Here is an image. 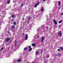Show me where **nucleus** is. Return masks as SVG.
Returning <instances> with one entry per match:
<instances>
[{
  "mask_svg": "<svg viewBox=\"0 0 63 63\" xmlns=\"http://www.w3.org/2000/svg\"><path fill=\"white\" fill-rule=\"evenodd\" d=\"M31 46H29V48H31Z\"/></svg>",
  "mask_w": 63,
  "mask_h": 63,
  "instance_id": "obj_26",
  "label": "nucleus"
},
{
  "mask_svg": "<svg viewBox=\"0 0 63 63\" xmlns=\"http://www.w3.org/2000/svg\"><path fill=\"white\" fill-rule=\"evenodd\" d=\"M61 25H59V26L58 27H61Z\"/></svg>",
  "mask_w": 63,
  "mask_h": 63,
  "instance_id": "obj_23",
  "label": "nucleus"
},
{
  "mask_svg": "<svg viewBox=\"0 0 63 63\" xmlns=\"http://www.w3.org/2000/svg\"><path fill=\"white\" fill-rule=\"evenodd\" d=\"M58 34L59 35V36H61L62 35V32L61 31H59L58 33Z\"/></svg>",
  "mask_w": 63,
  "mask_h": 63,
  "instance_id": "obj_1",
  "label": "nucleus"
},
{
  "mask_svg": "<svg viewBox=\"0 0 63 63\" xmlns=\"http://www.w3.org/2000/svg\"><path fill=\"white\" fill-rule=\"evenodd\" d=\"M62 15H63V13H62L61 14V16H62Z\"/></svg>",
  "mask_w": 63,
  "mask_h": 63,
  "instance_id": "obj_28",
  "label": "nucleus"
},
{
  "mask_svg": "<svg viewBox=\"0 0 63 63\" xmlns=\"http://www.w3.org/2000/svg\"><path fill=\"white\" fill-rule=\"evenodd\" d=\"M23 20H24V18H23Z\"/></svg>",
  "mask_w": 63,
  "mask_h": 63,
  "instance_id": "obj_34",
  "label": "nucleus"
},
{
  "mask_svg": "<svg viewBox=\"0 0 63 63\" xmlns=\"http://www.w3.org/2000/svg\"><path fill=\"white\" fill-rule=\"evenodd\" d=\"M14 25H16V22H14Z\"/></svg>",
  "mask_w": 63,
  "mask_h": 63,
  "instance_id": "obj_18",
  "label": "nucleus"
},
{
  "mask_svg": "<svg viewBox=\"0 0 63 63\" xmlns=\"http://www.w3.org/2000/svg\"><path fill=\"white\" fill-rule=\"evenodd\" d=\"M27 49V47H26L24 48V50H26V49Z\"/></svg>",
  "mask_w": 63,
  "mask_h": 63,
  "instance_id": "obj_14",
  "label": "nucleus"
},
{
  "mask_svg": "<svg viewBox=\"0 0 63 63\" xmlns=\"http://www.w3.org/2000/svg\"><path fill=\"white\" fill-rule=\"evenodd\" d=\"M43 1H46V0H43Z\"/></svg>",
  "mask_w": 63,
  "mask_h": 63,
  "instance_id": "obj_31",
  "label": "nucleus"
},
{
  "mask_svg": "<svg viewBox=\"0 0 63 63\" xmlns=\"http://www.w3.org/2000/svg\"><path fill=\"white\" fill-rule=\"evenodd\" d=\"M30 19H31V17L30 16L29 17V19H28V20H30Z\"/></svg>",
  "mask_w": 63,
  "mask_h": 63,
  "instance_id": "obj_20",
  "label": "nucleus"
},
{
  "mask_svg": "<svg viewBox=\"0 0 63 63\" xmlns=\"http://www.w3.org/2000/svg\"><path fill=\"white\" fill-rule=\"evenodd\" d=\"M40 3V2H38L34 6V7L36 8L37 6V5H39V4Z\"/></svg>",
  "mask_w": 63,
  "mask_h": 63,
  "instance_id": "obj_5",
  "label": "nucleus"
},
{
  "mask_svg": "<svg viewBox=\"0 0 63 63\" xmlns=\"http://www.w3.org/2000/svg\"><path fill=\"white\" fill-rule=\"evenodd\" d=\"M42 52H43L42 51V52H41V53H42Z\"/></svg>",
  "mask_w": 63,
  "mask_h": 63,
  "instance_id": "obj_35",
  "label": "nucleus"
},
{
  "mask_svg": "<svg viewBox=\"0 0 63 63\" xmlns=\"http://www.w3.org/2000/svg\"><path fill=\"white\" fill-rule=\"evenodd\" d=\"M10 1H11V0H9L7 2L8 4H10Z\"/></svg>",
  "mask_w": 63,
  "mask_h": 63,
  "instance_id": "obj_12",
  "label": "nucleus"
},
{
  "mask_svg": "<svg viewBox=\"0 0 63 63\" xmlns=\"http://www.w3.org/2000/svg\"><path fill=\"white\" fill-rule=\"evenodd\" d=\"M36 46V44H35L34 43H33L32 44V46L33 47H35V46Z\"/></svg>",
  "mask_w": 63,
  "mask_h": 63,
  "instance_id": "obj_7",
  "label": "nucleus"
},
{
  "mask_svg": "<svg viewBox=\"0 0 63 63\" xmlns=\"http://www.w3.org/2000/svg\"><path fill=\"white\" fill-rule=\"evenodd\" d=\"M45 39V38H44V37L43 36L41 38V42L42 43H43V42H44V40Z\"/></svg>",
  "mask_w": 63,
  "mask_h": 63,
  "instance_id": "obj_2",
  "label": "nucleus"
},
{
  "mask_svg": "<svg viewBox=\"0 0 63 63\" xmlns=\"http://www.w3.org/2000/svg\"><path fill=\"white\" fill-rule=\"evenodd\" d=\"M60 1H59V6H60Z\"/></svg>",
  "mask_w": 63,
  "mask_h": 63,
  "instance_id": "obj_17",
  "label": "nucleus"
},
{
  "mask_svg": "<svg viewBox=\"0 0 63 63\" xmlns=\"http://www.w3.org/2000/svg\"><path fill=\"white\" fill-rule=\"evenodd\" d=\"M63 21L62 20L61 21H59V23H61V22H62Z\"/></svg>",
  "mask_w": 63,
  "mask_h": 63,
  "instance_id": "obj_15",
  "label": "nucleus"
},
{
  "mask_svg": "<svg viewBox=\"0 0 63 63\" xmlns=\"http://www.w3.org/2000/svg\"><path fill=\"white\" fill-rule=\"evenodd\" d=\"M15 46H16H16H17V44H17V43L16 42V41H15Z\"/></svg>",
  "mask_w": 63,
  "mask_h": 63,
  "instance_id": "obj_11",
  "label": "nucleus"
},
{
  "mask_svg": "<svg viewBox=\"0 0 63 63\" xmlns=\"http://www.w3.org/2000/svg\"><path fill=\"white\" fill-rule=\"evenodd\" d=\"M12 28L14 29L15 28V26L14 25H12L11 27Z\"/></svg>",
  "mask_w": 63,
  "mask_h": 63,
  "instance_id": "obj_8",
  "label": "nucleus"
},
{
  "mask_svg": "<svg viewBox=\"0 0 63 63\" xmlns=\"http://www.w3.org/2000/svg\"><path fill=\"white\" fill-rule=\"evenodd\" d=\"M41 10V11H44V8H43V7H42Z\"/></svg>",
  "mask_w": 63,
  "mask_h": 63,
  "instance_id": "obj_10",
  "label": "nucleus"
},
{
  "mask_svg": "<svg viewBox=\"0 0 63 63\" xmlns=\"http://www.w3.org/2000/svg\"><path fill=\"white\" fill-rule=\"evenodd\" d=\"M44 63H47V62H46V61H45L44 62Z\"/></svg>",
  "mask_w": 63,
  "mask_h": 63,
  "instance_id": "obj_27",
  "label": "nucleus"
},
{
  "mask_svg": "<svg viewBox=\"0 0 63 63\" xmlns=\"http://www.w3.org/2000/svg\"><path fill=\"white\" fill-rule=\"evenodd\" d=\"M32 48H31L29 50V51H31L32 50Z\"/></svg>",
  "mask_w": 63,
  "mask_h": 63,
  "instance_id": "obj_16",
  "label": "nucleus"
},
{
  "mask_svg": "<svg viewBox=\"0 0 63 63\" xmlns=\"http://www.w3.org/2000/svg\"><path fill=\"white\" fill-rule=\"evenodd\" d=\"M4 48V47H3L1 49V50H0V51L1 50H3V49Z\"/></svg>",
  "mask_w": 63,
  "mask_h": 63,
  "instance_id": "obj_19",
  "label": "nucleus"
},
{
  "mask_svg": "<svg viewBox=\"0 0 63 63\" xmlns=\"http://www.w3.org/2000/svg\"><path fill=\"white\" fill-rule=\"evenodd\" d=\"M11 39V38H7L6 39V42H8L9 40H10Z\"/></svg>",
  "mask_w": 63,
  "mask_h": 63,
  "instance_id": "obj_6",
  "label": "nucleus"
},
{
  "mask_svg": "<svg viewBox=\"0 0 63 63\" xmlns=\"http://www.w3.org/2000/svg\"><path fill=\"white\" fill-rule=\"evenodd\" d=\"M22 35H24V33H23Z\"/></svg>",
  "mask_w": 63,
  "mask_h": 63,
  "instance_id": "obj_29",
  "label": "nucleus"
},
{
  "mask_svg": "<svg viewBox=\"0 0 63 63\" xmlns=\"http://www.w3.org/2000/svg\"><path fill=\"white\" fill-rule=\"evenodd\" d=\"M7 32L8 34H10V32H9V31H8Z\"/></svg>",
  "mask_w": 63,
  "mask_h": 63,
  "instance_id": "obj_22",
  "label": "nucleus"
},
{
  "mask_svg": "<svg viewBox=\"0 0 63 63\" xmlns=\"http://www.w3.org/2000/svg\"><path fill=\"white\" fill-rule=\"evenodd\" d=\"M37 37H39V36H37Z\"/></svg>",
  "mask_w": 63,
  "mask_h": 63,
  "instance_id": "obj_33",
  "label": "nucleus"
},
{
  "mask_svg": "<svg viewBox=\"0 0 63 63\" xmlns=\"http://www.w3.org/2000/svg\"><path fill=\"white\" fill-rule=\"evenodd\" d=\"M23 4L22 3L21 5V7H22V6H23Z\"/></svg>",
  "mask_w": 63,
  "mask_h": 63,
  "instance_id": "obj_24",
  "label": "nucleus"
},
{
  "mask_svg": "<svg viewBox=\"0 0 63 63\" xmlns=\"http://www.w3.org/2000/svg\"><path fill=\"white\" fill-rule=\"evenodd\" d=\"M43 58L44 59H45V57H44Z\"/></svg>",
  "mask_w": 63,
  "mask_h": 63,
  "instance_id": "obj_30",
  "label": "nucleus"
},
{
  "mask_svg": "<svg viewBox=\"0 0 63 63\" xmlns=\"http://www.w3.org/2000/svg\"><path fill=\"white\" fill-rule=\"evenodd\" d=\"M39 54V52H37V51H36V52L35 54L36 55H37V54Z\"/></svg>",
  "mask_w": 63,
  "mask_h": 63,
  "instance_id": "obj_9",
  "label": "nucleus"
},
{
  "mask_svg": "<svg viewBox=\"0 0 63 63\" xmlns=\"http://www.w3.org/2000/svg\"><path fill=\"white\" fill-rule=\"evenodd\" d=\"M12 17L13 18L14 17V15H12V16H11V17Z\"/></svg>",
  "mask_w": 63,
  "mask_h": 63,
  "instance_id": "obj_21",
  "label": "nucleus"
},
{
  "mask_svg": "<svg viewBox=\"0 0 63 63\" xmlns=\"http://www.w3.org/2000/svg\"><path fill=\"white\" fill-rule=\"evenodd\" d=\"M59 9H60V7H59Z\"/></svg>",
  "mask_w": 63,
  "mask_h": 63,
  "instance_id": "obj_32",
  "label": "nucleus"
},
{
  "mask_svg": "<svg viewBox=\"0 0 63 63\" xmlns=\"http://www.w3.org/2000/svg\"><path fill=\"white\" fill-rule=\"evenodd\" d=\"M21 61V59H19V60H17V62H20V61Z\"/></svg>",
  "mask_w": 63,
  "mask_h": 63,
  "instance_id": "obj_13",
  "label": "nucleus"
},
{
  "mask_svg": "<svg viewBox=\"0 0 63 63\" xmlns=\"http://www.w3.org/2000/svg\"><path fill=\"white\" fill-rule=\"evenodd\" d=\"M27 39H28V35L27 34H26L25 35V40H27Z\"/></svg>",
  "mask_w": 63,
  "mask_h": 63,
  "instance_id": "obj_3",
  "label": "nucleus"
},
{
  "mask_svg": "<svg viewBox=\"0 0 63 63\" xmlns=\"http://www.w3.org/2000/svg\"><path fill=\"white\" fill-rule=\"evenodd\" d=\"M58 51H60V49H58Z\"/></svg>",
  "mask_w": 63,
  "mask_h": 63,
  "instance_id": "obj_25",
  "label": "nucleus"
},
{
  "mask_svg": "<svg viewBox=\"0 0 63 63\" xmlns=\"http://www.w3.org/2000/svg\"><path fill=\"white\" fill-rule=\"evenodd\" d=\"M53 21L54 24H57V22L56 21V20H55V19H54Z\"/></svg>",
  "mask_w": 63,
  "mask_h": 63,
  "instance_id": "obj_4",
  "label": "nucleus"
}]
</instances>
